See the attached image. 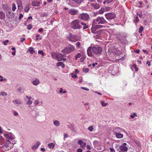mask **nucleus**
<instances>
[{
  "label": "nucleus",
  "instance_id": "obj_1",
  "mask_svg": "<svg viewBox=\"0 0 152 152\" xmlns=\"http://www.w3.org/2000/svg\"><path fill=\"white\" fill-rule=\"evenodd\" d=\"M102 50V48L100 47H89L87 49V53L88 56H93L92 52L94 54H98L100 53Z\"/></svg>",
  "mask_w": 152,
  "mask_h": 152
},
{
  "label": "nucleus",
  "instance_id": "obj_58",
  "mask_svg": "<svg viewBox=\"0 0 152 152\" xmlns=\"http://www.w3.org/2000/svg\"><path fill=\"white\" fill-rule=\"evenodd\" d=\"M82 150L81 148H78L77 150V152H82Z\"/></svg>",
  "mask_w": 152,
  "mask_h": 152
},
{
  "label": "nucleus",
  "instance_id": "obj_19",
  "mask_svg": "<svg viewBox=\"0 0 152 152\" xmlns=\"http://www.w3.org/2000/svg\"><path fill=\"white\" fill-rule=\"evenodd\" d=\"M102 33V30H97V32L95 34H96V38H99L101 34Z\"/></svg>",
  "mask_w": 152,
  "mask_h": 152
},
{
  "label": "nucleus",
  "instance_id": "obj_62",
  "mask_svg": "<svg viewBox=\"0 0 152 152\" xmlns=\"http://www.w3.org/2000/svg\"><path fill=\"white\" fill-rule=\"evenodd\" d=\"M136 19L135 20V21H136V22H138L139 21V19L138 18V17L137 16H136Z\"/></svg>",
  "mask_w": 152,
  "mask_h": 152
},
{
  "label": "nucleus",
  "instance_id": "obj_17",
  "mask_svg": "<svg viewBox=\"0 0 152 152\" xmlns=\"http://www.w3.org/2000/svg\"><path fill=\"white\" fill-rule=\"evenodd\" d=\"M51 56L53 58L55 59H58V53L52 52L51 53Z\"/></svg>",
  "mask_w": 152,
  "mask_h": 152
},
{
  "label": "nucleus",
  "instance_id": "obj_22",
  "mask_svg": "<svg viewBox=\"0 0 152 152\" xmlns=\"http://www.w3.org/2000/svg\"><path fill=\"white\" fill-rule=\"evenodd\" d=\"M3 8L6 11H9L10 9L9 6L7 4H4L3 5Z\"/></svg>",
  "mask_w": 152,
  "mask_h": 152
},
{
  "label": "nucleus",
  "instance_id": "obj_40",
  "mask_svg": "<svg viewBox=\"0 0 152 152\" xmlns=\"http://www.w3.org/2000/svg\"><path fill=\"white\" fill-rule=\"evenodd\" d=\"M120 128L118 127H116L114 129H113V130H116V132L118 133L120 132Z\"/></svg>",
  "mask_w": 152,
  "mask_h": 152
},
{
  "label": "nucleus",
  "instance_id": "obj_60",
  "mask_svg": "<svg viewBox=\"0 0 152 152\" xmlns=\"http://www.w3.org/2000/svg\"><path fill=\"white\" fill-rule=\"evenodd\" d=\"M87 149L90 150L91 149V147L89 145H87L86 146Z\"/></svg>",
  "mask_w": 152,
  "mask_h": 152
},
{
  "label": "nucleus",
  "instance_id": "obj_6",
  "mask_svg": "<svg viewBox=\"0 0 152 152\" xmlns=\"http://www.w3.org/2000/svg\"><path fill=\"white\" fill-rule=\"evenodd\" d=\"M105 15L107 20L111 19L115 17V15L113 13H109L105 14Z\"/></svg>",
  "mask_w": 152,
  "mask_h": 152
},
{
  "label": "nucleus",
  "instance_id": "obj_41",
  "mask_svg": "<svg viewBox=\"0 0 152 152\" xmlns=\"http://www.w3.org/2000/svg\"><path fill=\"white\" fill-rule=\"evenodd\" d=\"M143 30V28L142 26H141L139 28V33H141Z\"/></svg>",
  "mask_w": 152,
  "mask_h": 152
},
{
  "label": "nucleus",
  "instance_id": "obj_10",
  "mask_svg": "<svg viewBox=\"0 0 152 152\" xmlns=\"http://www.w3.org/2000/svg\"><path fill=\"white\" fill-rule=\"evenodd\" d=\"M103 27V26L100 25H96V28H91V32L92 33H94V34H96V33L97 32V30L96 29V28H102Z\"/></svg>",
  "mask_w": 152,
  "mask_h": 152
},
{
  "label": "nucleus",
  "instance_id": "obj_52",
  "mask_svg": "<svg viewBox=\"0 0 152 152\" xmlns=\"http://www.w3.org/2000/svg\"><path fill=\"white\" fill-rule=\"evenodd\" d=\"M9 41L8 40H6L5 41H4L3 42V43L4 45H7V43Z\"/></svg>",
  "mask_w": 152,
  "mask_h": 152
},
{
  "label": "nucleus",
  "instance_id": "obj_3",
  "mask_svg": "<svg viewBox=\"0 0 152 152\" xmlns=\"http://www.w3.org/2000/svg\"><path fill=\"white\" fill-rule=\"evenodd\" d=\"M104 18L102 17H99L93 20L94 24H104L106 23Z\"/></svg>",
  "mask_w": 152,
  "mask_h": 152
},
{
  "label": "nucleus",
  "instance_id": "obj_18",
  "mask_svg": "<svg viewBox=\"0 0 152 152\" xmlns=\"http://www.w3.org/2000/svg\"><path fill=\"white\" fill-rule=\"evenodd\" d=\"M117 38L118 40L121 41L122 39H123L124 38H125V37H123V35H122V34H119L117 35Z\"/></svg>",
  "mask_w": 152,
  "mask_h": 152
},
{
  "label": "nucleus",
  "instance_id": "obj_28",
  "mask_svg": "<svg viewBox=\"0 0 152 152\" xmlns=\"http://www.w3.org/2000/svg\"><path fill=\"white\" fill-rule=\"evenodd\" d=\"M80 24L84 26L83 27V29H86L88 27V25H86V24L85 23L83 22H80Z\"/></svg>",
  "mask_w": 152,
  "mask_h": 152
},
{
  "label": "nucleus",
  "instance_id": "obj_35",
  "mask_svg": "<svg viewBox=\"0 0 152 152\" xmlns=\"http://www.w3.org/2000/svg\"><path fill=\"white\" fill-rule=\"evenodd\" d=\"M16 5L15 4L13 3L12 4V10L13 11H15V10L16 9Z\"/></svg>",
  "mask_w": 152,
  "mask_h": 152
},
{
  "label": "nucleus",
  "instance_id": "obj_32",
  "mask_svg": "<svg viewBox=\"0 0 152 152\" xmlns=\"http://www.w3.org/2000/svg\"><path fill=\"white\" fill-rule=\"evenodd\" d=\"M12 102L13 103H15L16 104H21V101L18 100H13Z\"/></svg>",
  "mask_w": 152,
  "mask_h": 152
},
{
  "label": "nucleus",
  "instance_id": "obj_26",
  "mask_svg": "<svg viewBox=\"0 0 152 152\" xmlns=\"http://www.w3.org/2000/svg\"><path fill=\"white\" fill-rule=\"evenodd\" d=\"M92 7L95 9H98L99 8L100 6L99 4H92Z\"/></svg>",
  "mask_w": 152,
  "mask_h": 152
},
{
  "label": "nucleus",
  "instance_id": "obj_5",
  "mask_svg": "<svg viewBox=\"0 0 152 152\" xmlns=\"http://www.w3.org/2000/svg\"><path fill=\"white\" fill-rule=\"evenodd\" d=\"M4 136L6 138V141H12L14 139V135L11 133L5 134Z\"/></svg>",
  "mask_w": 152,
  "mask_h": 152
},
{
  "label": "nucleus",
  "instance_id": "obj_54",
  "mask_svg": "<svg viewBox=\"0 0 152 152\" xmlns=\"http://www.w3.org/2000/svg\"><path fill=\"white\" fill-rule=\"evenodd\" d=\"M72 77L73 78H76L77 77V76L76 75H74L73 74H72Z\"/></svg>",
  "mask_w": 152,
  "mask_h": 152
},
{
  "label": "nucleus",
  "instance_id": "obj_61",
  "mask_svg": "<svg viewBox=\"0 0 152 152\" xmlns=\"http://www.w3.org/2000/svg\"><path fill=\"white\" fill-rule=\"evenodd\" d=\"M68 137V135L67 134H64V138H66Z\"/></svg>",
  "mask_w": 152,
  "mask_h": 152
},
{
  "label": "nucleus",
  "instance_id": "obj_42",
  "mask_svg": "<svg viewBox=\"0 0 152 152\" xmlns=\"http://www.w3.org/2000/svg\"><path fill=\"white\" fill-rule=\"evenodd\" d=\"M104 12V9L103 8H101L99 10V12L100 14H102Z\"/></svg>",
  "mask_w": 152,
  "mask_h": 152
},
{
  "label": "nucleus",
  "instance_id": "obj_38",
  "mask_svg": "<svg viewBox=\"0 0 152 152\" xmlns=\"http://www.w3.org/2000/svg\"><path fill=\"white\" fill-rule=\"evenodd\" d=\"M74 1L75 3L79 4L82 1H83L84 0H73Z\"/></svg>",
  "mask_w": 152,
  "mask_h": 152
},
{
  "label": "nucleus",
  "instance_id": "obj_34",
  "mask_svg": "<svg viewBox=\"0 0 152 152\" xmlns=\"http://www.w3.org/2000/svg\"><path fill=\"white\" fill-rule=\"evenodd\" d=\"M0 78H1V79H0V82H2L3 81H4L5 82H7V80L5 78H3V77L1 76L0 75Z\"/></svg>",
  "mask_w": 152,
  "mask_h": 152
},
{
  "label": "nucleus",
  "instance_id": "obj_44",
  "mask_svg": "<svg viewBox=\"0 0 152 152\" xmlns=\"http://www.w3.org/2000/svg\"><path fill=\"white\" fill-rule=\"evenodd\" d=\"M38 53L39 54H41L42 56H44V53L42 50H39L38 51Z\"/></svg>",
  "mask_w": 152,
  "mask_h": 152
},
{
  "label": "nucleus",
  "instance_id": "obj_4",
  "mask_svg": "<svg viewBox=\"0 0 152 152\" xmlns=\"http://www.w3.org/2000/svg\"><path fill=\"white\" fill-rule=\"evenodd\" d=\"M78 17L80 19L87 20L88 19L89 16L87 13H83L79 14Z\"/></svg>",
  "mask_w": 152,
  "mask_h": 152
},
{
  "label": "nucleus",
  "instance_id": "obj_50",
  "mask_svg": "<svg viewBox=\"0 0 152 152\" xmlns=\"http://www.w3.org/2000/svg\"><path fill=\"white\" fill-rule=\"evenodd\" d=\"M77 47V48H79L80 47V43L79 42H77L76 43Z\"/></svg>",
  "mask_w": 152,
  "mask_h": 152
},
{
  "label": "nucleus",
  "instance_id": "obj_63",
  "mask_svg": "<svg viewBox=\"0 0 152 152\" xmlns=\"http://www.w3.org/2000/svg\"><path fill=\"white\" fill-rule=\"evenodd\" d=\"M26 97L28 100H30L31 98V97H29L28 96H26Z\"/></svg>",
  "mask_w": 152,
  "mask_h": 152
},
{
  "label": "nucleus",
  "instance_id": "obj_24",
  "mask_svg": "<svg viewBox=\"0 0 152 152\" xmlns=\"http://www.w3.org/2000/svg\"><path fill=\"white\" fill-rule=\"evenodd\" d=\"M30 5L29 4H27L25 8L24 11L26 12H28L29 10Z\"/></svg>",
  "mask_w": 152,
  "mask_h": 152
},
{
  "label": "nucleus",
  "instance_id": "obj_48",
  "mask_svg": "<svg viewBox=\"0 0 152 152\" xmlns=\"http://www.w3.org/2000/svg\"><path fill=\"white\" fill-rule=\"evenodd\" d=\"M32 28V26L31 25L29 24L28 25V26H27L28 29L29 30H30Z\"/></svg>",
  "mask_w": 152,
  "mask_h": 152
},
{
  "label": "nucleus",
  "instance_id": "obj_12",
  "mask_svg": "<svg viewBox=\"0 0 152 152\" xmlns=\"http://www.w3.org/2000/svg\"><path fill=\"white\" fill-rule=\"evenodd\" d=\"M116 130H113V132L114 133V134L116 136L117 138H120L123 137V134L121 133H116Z\"/></svg>",
  "mask_w": 152,
  "mask_h": 152
},
{
  "label": "nucleus",
  "instance_id": "obj_21",
  "mask_svg": "<svg viewBox=\"0 0 152 152\" xmlns=\"http://www.w3.org/2000/svg\"><path fill=\"white\" fill-rule=\"evenodd\" d=\"M39 82H40L39 80L36 79L33 81L32 83L34 85L37 86L39 83Z\"/></svg>",
  "mask_w": 152,
  "mask_h": 152
},
{
  "label": "nucleus",
  "instance_id": "obj_30",
  "mask_svg": "<svg viewBox=\"0 0 152 152\" xmlns=\"http://www.w3.org/2000/svg\"><path fill=\"white\" fill-rule=\"evenodd\" d=\"M55 144L53 143H49L48 144V146L50 147V148L53 149L55 147Z\"/></svg>",
  "mask_w": 152,
  "mask_h": 152
},
{
  "label": "nucleus",
  "instance_id": "obj_55",
  "mask_svg": "<svg viewBox=\"0 0 152 152\" xmlns=\"http://www.w3.org/2000/svg\"><path fill=\"white\" fill-rule=\"evenodd\" d=\"M81 88L83 89V90H86V91H88L89 90V89L87 88H85V87H82Z\"/></svg>",
  "mask_w": 152,
  "mask_h": 152
},
{
  "label": "nucleus",
  "instance_id": "obj_37",
  "mask_svg": "<svg viewBox=\"0 0 152 152\" xmlns=\"http://www.w3.org/2000/svg\"><path fill=\"white\" fill-rule=\"evenodd\" d=\"M81 54L80 53H78L77 55H75V60H77L78 58H79L81 56Z\"/></svg>",
  "mask_w": 152,
  "mask_h": 152
},
{
  "label": "nucleus",
  "instance_id": "obj_16",
  "mask_svg": "<svg viewBox=\"0 0 152 152\" xmlns=\"http://www.w3.org/2000/svg\"><path fill=\"white\" fill-rule=\"evenodd\" d=\"M119 148L121 151L124 152H126L128 150V148L127 147L123 145H121L119 147Z\"/></svg>",
  "mask_w": 152,
  "mask_h": 152
},
{
  "label": "nucleus",
  "instance_id": "obj_45",
  "mask_svg": "<svg viewBox=\"0 0 152 152\" xmlns=\"http://www.w3.org/2000/svg\"><path fill=\"white\" fill-rule=\"evenodd\" d=\"M137 116V115H136V113H134L133 114V115H130V117L132 118H134L135 116Z\"/></svg>",
  "mask_w": 152,
  "mask_h": 152
},
{
  "label": "nucleus",
  "instance_id": "obj_36",
  "mask_svg": "<svg viewBox=\"0 0 152 152\" xmlns=\"http://www.w3.org/2000/svg\"><path fill=\"white\" fill-rule=\"evenodd\" d=\"M113 0H104L103 1L104 4H105L106 3H109L112 2Z\"/></svg>",
  "mask_w": 152,
  "mask_h": 152
},
{
  "label": "nucleus",
  "instance_id": "obj_27",
  "mask_svg": "<svg viewBox=\"0 0 152 152\" xmlns=\"http://www.w3.org/2000/svg\"><path fill=\"white\" fill-rule=\"evenodd\" d=\"M68 48H69L71 52L74 51L75 49L74 47L71 45H69Z\"/></svg>",
  "mask_w": 152,
  "mask_h": 152
},
{
  "label": "nucleus",
  "instance_id": "obj_57",
  "mask_svg": "<svg viewBox=\"0 0 152 152\" xmlns=\"http://www.w3.org/2000/svg\"><path fill=\"white\" fill-rule=\"evenodd\" d=\"M110 149L111 152H115L114 149L113 148H110Z\"/></svg>",
  "mask_w": 152,
  "mask_h": 152
},
{
  "label": "nucleus",
  "instance_id": "obj_23",
  "mask_svg": "<svg viewBox=\"0 0 152 152\" xmlns=\"http://www.w3.org/2000/svg\"><path fill=\"white\" fill-rule=\"evenodd\" d=\"M66 56L65 55H63L61 53H58V59L61 58L65 57Z\"/></svg>",
  "mask_w": 152,
  "mask_h": 152
},
{
  "label": "nucleus",
  "instance_id": "obj_25",
  "mask_svg": "<svg viewBox=\"0 0 152 152\" xmlns=\"http://www.w3.org/2000/svg\"><path fill=\"white\" fill-rule=\"evenodd\" d=\"M40 3L39 2L34 1L32 2V4L34 6H38L40 5Z\"/></svg>",
  "mask_w": 152,
  "mask_h": 152
},
{
  "label": "nucleus",
  "instance_id": "obj_14",
  "mask_svg": "<svg viewBox=\"0 0 152 152\" xmlns=\"http://www.w3.org/2000/svg\"><path fill=\"white\" fill-rule=\"evenodd\" d=\"M78 144L80 145L81 148H84L85 147L86 145V143L83 142L82 140H80L78 142Z\"/></svg>",
  "mask_w": 152,
  "mask_h": 152
},
{
  "label": "nucleus",
  "instance_id": "obj_31",
  "mask_svg": "<svg viewBox=\"0 0 152 152\" xmlns=\"http://www.w3.org/2000/svg\"><path fill=\"white\" fill-rule=\"evenodd\" d=\"M53 123L56 126H58L60 125V123L57 120H55L53 122Z\"/></svg>",
  "mask_w": 152,
  "mask_h": 152
},
{
  "label": "nucleus",
  "instance_id": "obj_11",
  "mask_svg": "<svg viewBox=\"0 0 152 152\" xmlns=\"http://www.w3.org/2000/svg\"><path fill=\"white\" fill-rule=\"evenodd\" d=\"M78 12V11L75 9H71L69 12V13L71 15H76Z\"/></svg>",
  "mask_w": 152,
  "mask_h": 152
},
{
  "label": "nucleus",
  "instance_id": "obj_29",
  "mask_svg": "<svg viewBox=\"0 0 152 152\" xmlns=\"http://www.w3.org/2000/svg\"><path fill=\"white\" fill-rule=\"evenodd\" d=\"M57 65L58 66H61L62 68H64L65 67L64 65L62 62L57 63Z\"/></svg>",
  "mask_w": 152,
  "mask_h": 152
},
{
  "label": "nucleus",
  "instance_id": "obj_33",
  "mask_svg": "<svg viewBox=\"0 0 152 152\" xmlns=\"http://www.w3.org/2000/svg\"><path fill=\"white\" fill-rule=\"evenodd\" d=\"M29 51L30 53L31 54H32L33 53L35 52L33 50V48L31 47H30L29 48Z\"/></svg>",
  "mask_w": 152,
  "mask_h": 152
},
{
  "label": "nucleus",
  "instance_id": "obj_49",
  "mask_svg": "<svg viewBox=\"0 0 152 152\" xmlns=\"http://www.w3.org/2000/svg\"><path fill=\"white\" fill-rule=\"evenodd\" d=\"M89 70V69L88 68L86 69H84L83 71H84L85 72H87Z\"/></svg>",
  "mask_w": 152,
  "mask_h": 152
},
{
  "label": "nucleus",
  "instance_id": "obj_64",
  "mask_svg": "<svg viewBox=\"0 0 152 152\" xmlns=\"http://www.w3.org/2000/svg\"><path fill=\"white\" fill-rule=\"evenodd\" d=\"M43 31V29L42 28H39L38 31L39 32H42V31Z\"/></svg>",
  "mask_w": 152,
  "mask_h": 152
},
{
  "label": "nucleus",
  "instance_id": "obj_20",
  "mask_svg": "<svg viewBox=\"0 0 152 152\" xmlns=\"http://www.w3.org/2000/svg\"><path fill=\"white\" fill-rule=\"evenodd\" d=\"M5 18V15L2 11H0V18L4 19Z\"/></svg>",
  "mask_w": 152,
  "mask_h": 152
},
{
  "label": "nucleus",
  "instance_id": "obj_46",
  "mask_svg": "<svg viewBox=\"0 0 152 152\" xmlns=\"http://www.w3.org/2000/svg\"><path fill=\"white\" fill-rule=\"evenodd\" d=\"M1 95L3 96H7V93L5 92H1Z\"/></svg>",
  "mask_w": 152,
  "mask_h": 152
},
{
  "label": "nucleus",
  "instance_id": "obj_53",
  "mask_svg": "<svg viewBox=\"0 0 152 152\" xmlns=\"http://www.w3.org/2000/svg\"><path fill=\"white\" fill-rule=\"evenodd\" d=\"M40 142H37L36 144V145L37 147L38 148L39 146L40 145Z\"/></svg>",
  "mask_w": 152,
  "mask_h": 152
},
{
  "label": "nucleus",
  "instance_id": "obj_7",
  "mask_svg": "<svg viewBox=\"0 0 152 152\" xmlns=\"http://www.w3.org/2000/svg\"><path fill=\"white\" fill-rule=\"evenodd\" d=\"M13 143L11 142V141H6L4 144L3 145V147H7L10 146V149H8V150L11 149L13 147Z\"/></svg>",
  "mask_w": 152,
  "mask_h": 152
},
{
  "label": "nucleus",
  "instance_id": "obj_39",
  "mask_svg": "<svg viewBox=\"0 0 152 152\" xmlns=\"http://www.w3.org/2000/svg\"><path fill=\"white\" fill-rule=\"evenodd\" d=\"M101 104L102 105L103 107H106V106H107V105L108 104L107 103H104V101H102L101 102Z\"/></svg>",
  "mask_w": 152,
  "mask_h": 152
},
{
  "label": "nucleus",
  "instance_id": "obj_15",
  "mask_svg": "<svg viewBox=\"0 0 152 152\" xmlns=\"http://www.w3.org/2000/svg\"><path fill=\"white\" fill-rule=\"evenodd\" d=\"M17 2L18 5V8L20 10H21L23 8V6L22 4V2L20 0H17Z\"/></svg>",
  "mask_w": 152,
  "mask_h": 152
},
{
  "label": "nucleus",
  "instance_id": "obj_51",
  "mask_svg": "<svg viewBox=\"0 0 152 152\" xmlns=\"http://www.w3.org/2000/svg\"><path fill=\"white\" fill-rule=\"evenodd\" d=\"M32 102L30 100H28L27 102V103L29 105L31 104H32Z\"/></svg>",
  "mask_w": 152,
  "mask_h": 152
},
{
  "label": "nucleus",
  "instance_id": "obj_56",
  "mask_svg": "<svg viewBox=\"0 0 152 152\" xmlns=\"http://www.w3.org/2000/svg\"><path fill=\"white\" fill-rule=\"evenodd\" d=\"M13 113L14 115L15 116H17L18 115V113L15 111H14Z\"/></svg>",
  "mask_w": 152,
  "mask_h": 152
},
{
  "label": "nucleus",
  "instance_id": "obj_47",
  "mask_svg": "<svg viewBox=\"0 0 152 152\" xmlns=\"http://www.w3.org/2000/svg\"><path fill=\"white\" fill-rule=\"evenodd\" d=\"M37 148L36 145H33L31 147V149L33 150H35Z\"/></svg>",
  "mask_w": 152,
  "mask_h": 152
},
{
  "label": "nucleus",
  "instance_id": "obj_59",
  "mask_svg": "<svg viewBox=\"0 0 152 152\" xmlns=\"http://www.w3.org/2000/svg\"><path fill=\"white\" fill-rule=\"evenodd\" d=\"M23 15L22 14H20V15L19 18V19H21L22 18H23Z\"/></svg>",
  "mask_w": 152,
  "mask_h": 152
},
{
  "label": "nucleus",
  "instance_id": "obj_13",
  "mask_svg": "<svg viewBox=\"0 0 152 152\" xmlns=\"http://www.w3.org/2000/svg\"><path fill=\"white\" fill-rule=\"evenodd\" d=\"M61 52L63 53L64 54H68L71 52V51L68 48H66L62 50Z\"/></svg>",
  "mask_w": 152,
  "mask_h": 152
},
{
  "label": "nucleus",
  "instance_id": "obj_9",
  "mask_svg": "<svg viewBox=\"0 0 152 152\" xmlns=\"http://www.w3.org/2000/svg\"><path fill=\"white\" fill-rule=\"evenodd\" d=\"M70 41L72 42H75L78 40L77 37L75 35H71L70 34V37L69 38Z\"/></svg>",
  "mask_w": 152,
  "mask_h": 152
},
{
  "label": "nucleus",
  "instance_id": "obj_2",
  "mask_svg": "<svg viewBox=\"0 0 152 152\" xmlns=\"http://www.w3.org/2000/svg\"><path fill=\"white\" fill-rule=\"evenodd\" d=\"M70 25L71 28L74 29H79L82 28L80 25V21L78 19L75 20L71 22Z\"/></svg>",
  "mask_w": 152,
  "mask_h": 152
},
{
  "label": "nucleus",
  "instance_id": "obj_43",
  "mask_svg": "<svg viewBox=\"0 0 152 152\" xmlns=\"http://www.w3.org/2000/svg\"><path fill=\"white\" fill-rule=\"evenodd\" d=\"M88 129L90 132H92L93 130V127L92 126L89 127Z\"/></svg>",
  "mask_w": 152,
  "mask_h": 152
},
{
  "label": "nucleus",
  "instance_id": "obj_8",
  "mask_svg": "<svg viewBox=\"0 0 152 152\" xmlns=\"http://www.w3.org/2000/svg\"><path fill=\"white\" fill-rule=\"evenodd\" d=\"M6 16L7 18L9 19L12 18L14 16V14L10 10L6 13Z\"/></svg>",
  "mask_w": 152,
  "mask_h": 152
}]
</instances>
